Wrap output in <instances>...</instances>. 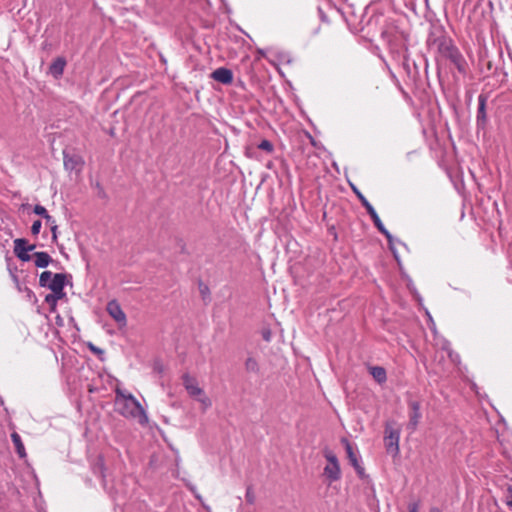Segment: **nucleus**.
Wrapping results in <instances>:
<instances>
[{"instance_id":"1","label":"nucleus","mask_w":512,"mask_h":512,"mask_svg":"<svg viewBox=\"0 0 512 512\" xmlns=\"http://www.w3.org/2000/svg\"><path fill=\"white\" fill-rule=\"evenodd\" d=\"M115 393V403L121 415L126 418L137 419L141 424L147 423L148 417L145 410L131 393L125 392L119 388L116 389Z\"/></svg>"},{"instance_id":"2","label":"nucleus","mask_w":512,"mask_h":512,"mask_svg":"<svg viewBox=\"0 0 512 512\" xmlns=\"http://www.w3.org/2000/svg\"><path fill=\"white\" fill-rule=\"evenodd\" d=\"M182 382L188 395L199 402L203 411L212 406L211 399L206 395L205 391L199 386L197 379L188 373L183 374Z\"/></svg>"},{"instance_id":"3","label":"nucleus","mask_w":512,"mask_h":512,"mask_svg":"<svg viewBox=\"0 0 512 512\" xmlns=\"http://www.w3.org/2000/svg\"><path fill=\"white\" fill-rule=\"evenodd\" d=\"M352 189L355 192V194L357 195V197L359 198V200L361 201L362 205L366 208L367 213L372 218L377 229L382 234H384L386 236L389 244H392L393 237L389 233V231L385 228V226L383 225V223H382L380 217L378 216L376 210L374 209V207L370 204V202L364 197V195L355 186H352Z\"/></svg>"},{"instance_id":"4","label":"nucleus","mask_w":512,"mask_h":512,"mask_svg":"<svg viewBox=\"0 0 512 512\" xmlns=\"http://www.w3.org/2000/svg\"><path fill=\"white\" fill-rule=\"evenodd\" d=\"M324 456L328 461L327 465L324 468V475L330 481L334 482L340 479L341 477V469L339 465V461L337 456L330 450H326L324 452Z\"/></svg>"},{"instance_id":"5","label":"nucleus","mask_w":512,"mask_h":512,"mask_svg":"<svg viewBox=\"0 0 512 512\" xmlns=\"http://www.w3.org/2000/svg\"><path fill=\"white\" fill-rule=\"evenodd\" d=\"M400 430L390 425L385 427L384 443L389 454L396 456L399 453Z\"/></svg>"},{"instance_id":"6","label":"nucleus","mask_w":512,"mask_h":512,"mask_svg":"<svg viewBox=\"0 0 512 512\" xmlns=\"http://www.w3.org/2000/svg\"><path fill=\"white\" fill-rule=\"evenodd\" d=\"M106 311L114 319L119 328L126 327V314L116 300H111L107 303Z\"/></svg>"},{"instance_id":"7","label":"nucleus","mask_w":512,"mask_h":512,"mask_svg":"<svg viewBox=\"0 0 512 512\" xmlns=\"http://www.w3.org/2000/svg\"><path fill=\"white\" fill-rule=\"evenodd\" d=\"M34 249L35 245L28 244L25 239L19 238L14 240V252L21 261L27 262L31 260L29 252Z\"/></svg>"},{"instance_id":"8","label":"nucleus","mask_w":512,"mask_h":512,"mask_svg":"<svg viewBox=\"0 0 512 512\" xmlns=\"http://www.w3.org/2000/svg\"><path fill=\"white\" fill-rule=\"evenodd\" d=\"M93 472L95 475L99 476L102 479L103 487L105 490H107L109 492L110 495H112L113 497H117L121 493V491H119V490L113 491L112 488L108 487V483H107L106 475H105L104 462L101 457H99L97 459V461L95 462V464L93 466Z\"/></svg>"},{"instance_id":"9","label":"nucleus","mask_w":512,"mask_h":512,"mask_svg":"<svg viewBox=\"0 0 512 512\" xmlns=\"http://www.w3.org/2000/svg\"><path fill=\"white\" fill-rule=\"evenodd\" d=\"M63 160L65 169L70 172H80L84 165V160L79 155H70L64 152Z\"/></svg>"},{"instance_id":"10","label":"nucleus","mask_w":512,"mask_h":512,"mask_svg":"<svg viewBox=\"0 0 512 512\" xmlns=\"http://www.w3.org/2000/svg\"><path fill=\"white\" fill-rule=\"evenodd\" d=\"M409 408H410V413H409L408 428L411 431H415L420 422V419L422 417V414L420 411V403L417 401H410Z\"/></svg>"},{"instance_id":"11","label":"nucleus","mask_w":512,"mask_h":512,"mask_svg":"<svg viewBox=\"0 0 512 512\" xmlns=\"http://www.w3.org/2000/svg\"><path fill=\"white\" fill-rule=\"evenodd\" d=\"M211 78L221 84L229 85L233 81V73L228 68L220 67L211 73Z\"/></svg>"},{"instance_id":"12","label":"nucleus","mask_w":512,"mask_h":512,"mask_svg":"<svg viewBox=\"0 0 512 512\" xmlns=\"http://www.w3.org/2000/svg\"><path fill=\"white\" fill-rule=\"evenodd\" d=\"M343 443L345 445V449H346V452H347V456H348L349 462L355 468L357 473L360 476H363L364 468L360 465L359 459H358L356 453L354 452L352 445L350 444V442L348 440H345V439L343 440Z\"/></svg>"},{"instance_id":"13","label":"nucleus","mask_w":512,"mask_h":512,"mask_svg":"<svg viewBox=\"0 0 512 512\" xmlns=\"http://www.w3.org/2000/svg\"><path fill=\"white\" fill-rule=\"evenodd\" d=\"M66 66V60L63 57L56 58L49 67V73L55 78L59 79L63 73Z\"/></svg>"},{"instance_id":"14","label":"nucleus","mask_w":512,"mask_h":512,"mask_svg":"<svg viewBox=\"0 0 512 512\" xmlns=\"http://www.w3.org/2000/svg\"><path fill=\"white\" fill-rule=\"evenodd\" d=\"M65 281H66L65 274L56 273V274H54L53 279L50 281V284H48L47 288H49L51 291L64 289Z\"/></svg>"},{"instance_id":"15","label":"nucleus","mask_w":512,"mask_h":512,"mask_svg":"<svg viewBox=\"0 0 512 512\" xmlns=\"http://www.w3.org/2000/svg\"><path fill=\"white\" fill-rule=\"evenodd\" d=\"M11 440L15 446L18 456L22 459L26 458L27 453L20 435L17 432H13L11 434Z\"/></svg>"},{"instance_id":"16","label":"nucleus","mask_w":512,"mask_h":512,"mask_svg":"<svg viewBox=\"0 0 512 512\" xmlns=\"http://www.w3.org/2000/svg\"><path fill=\"white\" fill-rule=\"evenodd\" d=\"M34 263L35 266L38 268H45L49 265L51 262V257L47 252H36L34 254Z\"/></svg>"},{"instance_id":"17","label":"nucleus","mask_w":512,"mask_h":512,"mask_svg":"<svg viewBox=\"0 0 512 512\" xmlns=\"http://www.w3.org/2000/svg\"><path fill=\"white\" fill-rule=\"evenodd\" d=\"M486 120V98L483 95L478 97L477 121L484 123Z\"/></svg>"},{"instance_id":"18","label":"nucleus","mask_w":512,"mask_h":512,"mask_svg":"<svg viewBox=\"0 0 512 512\" xmlns=\"http://www.w3.org/2000/svg\"><path fill=\"white\" fill-rule=\"evenodd\" d=\"M370 374L378 383H384L387 379L386 371L383 367L374 366L370 368Z\"/></svg>"},{"instance_id":"19","label":"nucleus","mask_w":512,"mask_h":512,"mask_svg":"<svg viewBox=\"0 0 512 512\" xmlns=\"http://www.w3.org/2000/svg\"><path fill=\"white\" fill-rule=\"evenodd\" d=\"M450 58L452 62L456 65L459 72L464 73L465 72V60L461 56V54L458 51H452L450 54Z\"/></svg>"},{"instance_id":"20","label":"nucleus","mask_w":512,"mask_h":512,"mask_svg":"<svg viewBox=\"0 0 512 512\" xmlns=\"http://www.w3.org/2000/svg\"><path fill=\"white\" fill-rule=\"evenodd\" d=\"M436 345H441V348L445 351H447L448 353V356L450 357L451 361L454 362V363H457L459 361V355L458 354H455L453 353L451 350H450V344L448 341H446L445 339H441L439 341L436 342Z\"/></svg>"},{"instance_id":"21","label":"nucleus","mask_w":512,"mask_h":512,"mask_svg":"<svg viewBox=\"0 0 512 512\" xmlns=\"http://www.w3.org/2000/svg\"><path fill=\"white\" fill-rule=\"evenodd\" d=\"M245 368L248 372L257 373L259 371L257 360L253 357H248L245 361Z\"/></svg>"},{"instance_id":"22","label":"nucleus","mask_w":512,"mask_h":512,"mask_svg":"<svg viewBox=\"0 0 512 512\" xmlns=\"http://www.w3.org/2000/svg\"><path fill=\"white\" fill-rule=\"evenodd\" d=\"M54 274L50 271H44L40 274L39 284L42 287H47L50 281L53 279Z\"/></svg>"},{"instance_id":"23","label":"nucleus","mask_w":512,"mask_h":512,"mask_svg":"<svg viewBox=\"0 0 512 512\" xmlns=\"http://www.w3.org/2000/svg\"><path fill=\"white\" fill-rule=\"evenodd\" d=\"M45 302L50 306V310L54 312L56 310L58 300L54 298L52 295L47 294L45 296Z\"/></svg>"},{"instance_id":"24","label":"nucleus","mask_w":512,"mask_h":512,"mask_svg":"<svg viewBox=\"0 0 512 512\" xmlns=\"http://www.w3.org/2000/svg\"><path fill=\"white\" fill-rule=\"evenodd\" d=\"M33 212L43 218H45L49 214L46 208L39 204L34 206Z\"/></svg>"},{"instance_id":"25","label":"nucleus","mask_w":512,"mask_h":512,"mask_svg":"<svg viewBox=\"0 0 512 512\" xmlns=\"http://www.w3.org/2000/svg\"><path fill=\"white\" fill-rule=\"evenodd\" d=\"M258 147L261 149V150H265L267 152H272L273 150V145L270 141L268 140H263L260 142V144L258 145Z\"/></svg>"},{"instance_id":"26","label":"nucleus","mask_w":512,"mask_h":512,"mask_svg":"<svg viewBox=\"0 0 512 512\" xmlns=\"http://www.w3.org/2000/svg\"><path fill=\"white\" fill-rule=\"evenodd\" d=\"M41 227H42V223L40 220L34 221L31 226V233L33 235H38L40 233Z\"/></svg>"},{"instance_id":"27","label":"nucleus","mask_w":512,"mask_h":512,"mask_svg":"<svg viewBox=\"0 0 512 512\" xmlns=\"http://www.w3.org/2000/svg\"><path fill=\"white\" fill-rule=\"evenodd\" d=\"M50 295H52L57 300H60L66 296V293L64 292V289H60V290L52 291V293H50Z\"/></svg>"},{"instance_id":"28","label":"nucleus","mask_w":512,"mask_h":512,"mask_svg":"<svg viewBox=\"0 0 512 512\" xmlns=\"http://www.w3.org/2000/svg\"><path fill=\"white\" fill-rule=\"evenodd\" d=\"M44 219L46 221V224L49 225L50 228L58 226L56 220L51 215L48 214Z\"/></svg>"},{"instance_id":"29","label":"nucleus","mask_w":512,"mask_h":512,"mask_svg":"<svg viewBox=\"0 0 512 512\" xmlns=\"http://www.w3.org/2000/svg\"><path fill=\"white\" fill-rule=\"evenodd\" d=\"M50 230L52 233V240L53 242H56L58 237V226L51 227Z\"/></svg>"},{"instance_id":"30","label":"nucleus","mask_w":512,"mask_h":512,"mask_svg":"<svg viewBox=\"0 0 512 512\" xmlns=\"http://www.w3.org/2000/svg\"><path fill=\"white\" fill-rule=\"evenodd\" d=\"M427 316H428V319H429V322H430V329L432 330V332L436 335L437 332H436V326H435V323L431 317V315L427 312Z\"/></svg>"},{"instance_id":"31","label":"nucleus","mask_w":512,"mask_h":512,"mask_svg":"<svg viewBox=\"0 0 512 512\" xmlns=\"http://www.w3.org/2000/svg\"><path fill=\"white\" fill-rule=\"evenodd\" d=\"M418 510H419V505L417 502L409 504V512H418Z\"/></svg>"},{"instance_id":"32","label":"nucleus","mask_w":512,"mask_h":512,"mask_svg":"<svg viewBox=\"0 0 512 512\" xmlns=\"http://www.w3.org/2000/svg\"><path fill=\"white\" fill-rule=\"evenodd\" d=\"M429 512H441V510L437 507H432Z\"/></svg>"},{"instance_id":"33","label":"nucleus","mask_w":512,"mask_h":512,"mask_svg":"<svg viewBox=\"0 0 512 512\" xmlns=\"http://www.w3.org/2000/svg\"><path fill=\"white\" fill-rule=\"evenodd\" d=\"M92 350H93L94 352H99V351H100L99 349H96V348H94V347H92Z\"/></svg>"},{"instance_id":"34","label":"nucleus","mask_w":512,"mask_h":512,"mask_svg":"<svg viewBox=\"0 0 512 512\" xmlns=\"http://www.w3.org/2000/svg\"><path fill=\"white\" fill-rule=\"evenodd\" d=\"M509 504H510V506L512 507V501H511Z\"/></svg>"}]
</instances>
